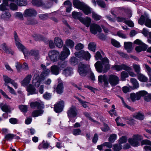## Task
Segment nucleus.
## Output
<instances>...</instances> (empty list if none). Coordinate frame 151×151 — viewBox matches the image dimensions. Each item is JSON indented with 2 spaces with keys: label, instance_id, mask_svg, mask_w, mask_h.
<instances>
[{
  "label": "nucleus",
  "instance_id": "f257e3e1",
  "mask_svg": "<svg viewBox=\"0 0 151 151\" xmlns=\"http://www.w3.org/2000/svg\"><path fill=\"white\" fill-rule=\"evenodd\" d=\"M14 37L16 46L18 48L21 50L23 53L25 57L32 56L35 59H38V50L37 49L33 48L29 51L20 42L21 41L18 37L17 34L16 32L14 33Z\"/></svg>",
  "mask_w": 151,
  "mask_h": 151
},
{
  "label": "nucleus",
  "instance_id": "f03ea898",
  "mask_svg": "<svg viewBox=\"0 0 151 151\" xmlns=\"http://www.w3.org/2000/svg\"><path fill=\"white\" fill-rule=\"evenodd\" d=\"M90 67L87 65L80 63L78 65V72L79 74L82 76H85L89 72Z\"/></svg>",
  "mask_w": 151,
  "mask_h": 151
},
{
  "label": "nucleus",
  "instance_id": "7ed1b4c3",
  "mask_svg": "<svg viewBox=\"0 0 151 151\" xmlns=\"http://www.w3.org/2000/svg\"><path fill=\"white\" fill-rule=\"evenodd\" d=\"M147 94V92L144 91H142L137 92L136 93H134L130 94V98L131 100L134 102L136 100H139L141 96H145Z\"/></svg>",
  "mask_w": 151,
  "mask_h": 151
},
{
  "label": "nucleus",
  "instance_id": "20e7f679",
  "mask_svg": "<svg viewBox=\"0 0 151 151\" xmlns=\"http://www.w3.org/2000/svg\"><path fill=\"white\" fill-rule=\"evenodd\" d=\"M142 139L141 136L138 134L134 135L132 138L129 139L128 142L133 147H137L139 144V141Z\"/></svg>",
  "mask_w": 151,
  "mask_h": 151
},
{
  "label": "nucleus",
  "instance_id": "39448f33",
  "mask_svg": "<svg viewBox=\"0 0 151 151\" xmlns=\"http://www.w3.org/2000/svg\"><path fill=\"white\" fill-rule=\"evenodd\" d=\"M108 81L112 86H114L119 83V79L117 76L113 74L109 75L108 76Z\"/></svg>",
  "mask_w": 151,
  "mask_h": 151
},
{
  "label": "nucleus",
  "instance_id": "423d86ee",
  "mask_svg": "<svg viewBox=\"0 0 151 151\" xmlns=\"http://www.w3.org/2000/svg\"><path fill=\"white\" fill-rule=\"evenodd\" d=\"M75 56L77 57H82L87 60L90 59L91 55L87 51L86 52L83 50H81L79 52H76L75 53Z\"/></svg>",
  "mask_w": 151,
  "mask_h": 151
},
{
  "label": "nucleus",
  "instance_id": "0eeeda50",
  "mask_svg": "<svg viewBox=\"0 0 151 151\" xmlns=\"http://www.w3.org/2000/svg\"><path fill=\"white\" fill-rule=\"evenodd\" d=\"M49 56L52 61H56L59 58V53L55 50H52L49 52Z\"/></svg>",
  "mask_w": 151,
  "mask_h": 151
},
{
  "label": "nucleus",
  "instance_id": "6e6552de",
  "mask_svg": "<svg viewBox=\"0 0 151 151\" xmlns=\"http://www.w3.org/2000/svg\"><path fill=\"white\" fill-rule=\"evenodd\" d=\"M63 51L61 52L59 58L60 60L63 61L70 54V51L65 46H63Z\"/></svg>",
  "mask_w": 151,
  "mask_h": 151
},
{
  "label": "nucleus",
  "instance_id": "1a4fd4ad",
  "mask_svg": "<svg viewBox=\"0 0 151 151\" xmlns=\"http://www.w3.org/2000/svg\"><path fill=\"white\" fill-rule=\"evenodd\" d=\"M112 68L118 71L122 70V69L127 71H130L132 70L131 68L124 64H122L121 65H115L112 66Z\"/></svg>",
  "mask_w": 151,
  "mask_h": 151
},
{
  "label": "nucleus",
  "instance_id": "9d476101",
  "mask_svg": "<svg viewBox=\"0 0 151 151\" xmlns=\"http://www.w3.org/2000/svg\"><path fill=\"white\" fill-rule=\"evenodd\" d=\"M64 88L63 81L60 79H58V85L55 89L56 92L59 94H61L63 92Z\"/></svg>",
  "mask_w": 151,
  "mask_h": 151
},
{
  "label": "nucleus",
  "instance_id": "9b49d317",
  "mask_svg": "<svg viewBox=\"0 0 151 151\" xmlns=\"http://www.w3.org/2000/svg\"><path fill=\"white\" fill-rule=\"evenodd\" d=\"M90 29L91 33L94 35L96 34L97 32H101L102 31L100 27L96 24H92L90 26Z\"/></svg>",
  "mask_w": 151,
  "mask_h": 151
},
{
  "label": "nucleus",
  "instance_id": "f8f14e48",
  "mask_svg": "<svg viewBox=\"0 0 151 151\" xmlns=\"http://www.w3.org/2000/svg\"><path fill=\"white\" fill-rule=\"evenodd\" d=\"M50 70H47L45 71H42L39 76H38V87L40 83H42L45 79V77L49 74Z\"/></svg>",
  "mask_w": 151,
  "mask_h": 151
},
{
  "label": "nucleus",
  "instance_id": "ddd939ff",
  "mask_svg": "<svg viewBox=\"0 0 151 151\" xmlns=\"http://www.w3.org/2000/svg\"><path fill=\"white\" fill-rule=\"evenodd\" d=\"M64 106V102L63 101H60L54 105V110L57 113L61 112Z\"/></svg>",
  "mask_w": 151,
  "mask_h": 151
},
{
  "label": "nucleus",
  "instance_id": "4468645a",
  "mask_svg": "<svg viewBox=\"0 0 151 151\" xmlns=\"http://www.w3.org/2000/svg\"><path fill=\"white\" fill-rule=\"evenodd\" d=\"M77 110L76 107L74 106H72L68 111L67 114L69 117H75L77 115Z\"/></svg>",
  "mask_w": 151,
  "mask_h": 151
},
{
  "label": "nucleus",
  "instance_id": "2eb2a0df",
  "mask_svg": "<svg viewBox=\"0 0 151 151\" xmlns=\"http://www.w3.org/2000/svg\"><path fill=\"white\" fill-rule=\"evenodd\" d=\"M108 77L104 74L103 75H101L98 76V81L99 83L104 82L105 86L108 87L109 83L108 81Z\"/></svg>",
  "mask_w": 151,
  "mask_h": 151
},
{
  "label": "nucleus",
  "instance_id": "dca6fc26",
  "mask_svg": "<svg viewBox=\"0 0 151 151\" xmlns=\"http://www.w3.org/2000/svg\"><path fill=\"white\" fill-rule=\"evenodd\" d=\"M37 14V12L33 9H27L25 11L24 13V17L34 16Z\"/></svg>",
  "mask_w": 151,
  "mask_h": 151
},
{
  "label": "nucleus",
  "instance_id": "f3484780",
  "mask_svg": "<svg viewBox=\"0 0 151 151\" xmlns=\"http://www.w3.org/2000/svg\"><path fill=\"white\" fill-rule=\"evenodd\" d=\"M37 87V86L31 84H29L27 87V91L29 93L27 95H29L30 94L37 93V92L36 91V88Z\"/></svg>",
  "mask_w": 151,
  "mask_h": 151
},
{
  "label": "nucleus",
  "instance_id": "a211bd4d",
  "mask_svg": "<svg viewBox=\"0 0 151 151\" xmlns=\"http://www.w3.org/2000/svg\"><path fill=\"white\" fill-rule=\"evenodd\" d=\"M95 66L97 70V71L99 73L103 72L104 73H106L104 72V68H103V66L102 65L101 62L100 61H97L95 64Z\"/></svg>",
  "mask_w": 151,
  "mask_h": 151
},
{
  "label": "nucleus",
  "instance_id": "6ab92c4d",
  "mask_svg": "<svg viewBox=\"0 0 151 151\" xmlns=\"http://www.w3.org/2000/svg\"><path fill=\"white\" fill-rule=\"evenodd\" d=\"M101 60L102 63L104 65V72H106L109 69V60L106 58H102Z\"/></svg>",
  "mask_w": 151,
  "mask_h": 151
},
{
  "label": "nucleus",
  "instance_id": "aec40b11",
  "mask_svg": "<svg viewBox=\"0 0 151 151\" xmlns=\"http://www.w3.org/2000/svg\"><path fill=\"white\" fill-rule=\"evenodd\" d=\"M62 73L66 77L70 76L73 73V69L70 67H67L63 70Z\"/></svg>",
  "mask_w": 151,
  "mask_h": 151
},
{
  "label": "nucleus",
  "instance_id": "412c9836",
  "mask_svg": "<svg viewBox=\"0 0 151 151\" xmlns=\"http://www.w3.org/2000/svg\"><path fill=\"white\" fill-rule=\"evenodd\" d=\"M125 49L129 53L131 52L133 49L132 43L130 42H125L124 44Z\"/></svg>",
  "mask_w": 151,
  "mask_h": 151
},
{
  "label": "nucleus",
  "instance_id": "4be33fe9",
  "mask_svg": "<svg viewBox=\"0 0 151 151\" xmlns=\"http://www.w3.org/2000/svg\"><path fill=\"white\" fill-rule=\"evenodd\" d=\"M50 71L52 74L57 75L59 73V68L57 65H54L51 67Z\"/></svg>",
  "mask_w": 151,
  "mask_h": 151
},
{
  "label": "nucleus",
  "instance_id": "5701e85b",
  "mask_svg": "<svg viewBox=\"0 0 151 151\" xmlns=\"http://www.w3.org/2000/svg\"><path fill=\"white\" fill-rule=\"evenodd\" d=\"M54 43L56 46L59 48H61L63 45V42L62 40L58 37L55 38Z\"/></svg>",
  "mask_w": 151,
  "mask_h": 151
},
{
  "label": "nucleus",
  "instance_id": "b1692460",
  "mask_svg": "<svg viewBox=\"0 0 151 151\" xmlns=\"http://www.w3.org/2000/svg\"><path fill=\"white\" fill-rule=\"evenodd\" d=\"M85 4L80 1L79 0H73V5L76 8L81 9Z\"/></svg>",
  "mask_w": 151,
  "mask_h": 151
},
{
  "label": "nucleus",
  "instance_id": "393cba45",
  "mask_svg": "<svg viewBox=\"0 0 151 151\" xmlns=\"http://www.w3.org/2000/svg\"><path fill=\"white\" fill-rule=\"evenodd\" d=\"M1 48L7 53H10L12 55H14V52L12 50L7 48V46L5 43L2 44L1 45Z\"/></svg>",
  "mask_w": 151,
  "mask_h": 151
},
{
  "label": "nucleus",
  "instance_id": "a878e982",
  "mask_svg": "<svg viewBox=\"0 0 151 151\" xmlns=\"http://www.w3.org/2000/svg\"><path fill=\"white\" fill-rule=\"evenodd\" d=\"M31 78L32 76L31 75H27L22 81V85L24 86H27L29 83Z\"/></svg>",
  "mask_w": 151,
  "mask_h": 151
},
{
  "label": "nucleus",
  "instance_id": "bb28decb",
  "mask_svg": "<svg viewBox=\"0 0 151 151\" xmlns=\"http://www.w3.org/2000/svg\"><path fill=\"white\" fill-rule=\"evenodd\" d=\"M91 19L90 18L87 17L83 19H80V22L85 24L87 27H88L91 24Z\"/></svg>",
  "mask_w": 151,
  "mask_h": 151
},
{
  "label": "nucleus",
  "instance_id": "cd10ccee",
  "mask_svg": "<svg viewBox=\"0 0 151 151\" xmlns=\"http://www.w3.org/2000/svg\"><path fill=\"white\" fill-rule=\"evenodd\" d=\"M133 116L134 118L140 120H143L145 117L144 113L141 111L135 113Z\"/></svg>",
  "mask_w": 151,
  "mask_h": 151
},
{
  "label": "nucleus",
  "instance_id": "c85d7f7f",
  "mask_svg": "<svg viewBox=\"0 0 151 151\" xmlns=\"http://www.w3.org/2000/svg\"><path fill=\"white\" fill-rule=\"evenodd\" d=\"M81 10H83L86 15H88L91 12V8L85 4H84Z\"/></svg>",
  "mask_w": 151,
  "mask_h": 151
},
{
  "label": "nucleus",
  "instance_id": "c756f323",
  "mask_svg": "<svg viewBox=\"0 0 151 151\" xmlns=\"http://www.w3.org/2000/svg\"><path fill=\"white\" fill-rule=\"evenodd\" d=\"M137 78L140 81L143 82H146L148 80L147 77L140 73L137 75Z\"/></svg>",
  "mask_w": 151,
  "mask_h": 151
},
{
  "label": "nucleus",
  "instance_id": "7c9ffc66",
  "mask_svg": "<svg viewBox=\"0 0 151 151\" xmlns=\"http://www.w3.org/2000/svg\"><path fill=\"white\" fill-rule=\"evenodd\" d=\"M44 104L41 101H38V116L42 114L44 112L43 109Z\"/></svg>",
  "mask_w": 151,
  "mask_h": 151
},
{
  "label": "nucleus",
  "instance_id": "2f4dec72",
  "mask_svg": "<svg viewBox=\"0 0 151 151\" xmlns=\"http://www.w3.org/2000/svg\"><path fill=\"white\" fill-rule=\"evenodd\" d=\"M130 81L132 84L133 89H136L138 88L139 86V83L136 79L132 78H131Z\"/></svg>",
  "mask_w": 151,
  "mask_h": 151
},
{
  "label": "nucleus",
  "instance_id": "473e14b6",
  "mask_svg": "<svg viewBox=\"0 0 151 151\" xmlns=\"http://www.w3.org/2000/svg\"><path fill=\"white\" fill-rule=\"evenodd\" d=\"M72 15L74 18L76 19H78L80 21V19L82 18V17H81V16L82 15V14L80 12H73L72 13Z\"/></svg>",
  "mask_w": 151,
  "mask_h": 151
},
{
  "label": "nucleus",
  "instance_id": "72a5a7b5",
  "mask_svg": "<svg viewBox=\"0 0 151 151\" xmlns=\"http://www.w3.org/2000/svg\"><path fill=\"white\" fill-rule=\"evenodd\" d=\"M2 110L5 112H10L11 111V108L10 106L5 104L2 106L1 107Z\"/></svg>",
  "mask_w": 151,
  "mask_h": 151
},
{
  "label": "nucleus",
  "instance_id": "f704fd0d",
  "mask_svg": "<svg viewBox=\"0 0 151 151\" xmlns=\"http://www.w3.org/2000/svg\"><path fill=\"white\" fill-rule=\"evenodd\" d=\"M11 15L8 12H5L1 15V17L5 20L7 21L10 18Z\"/></svg>",
  "mask_w": 151,
  "mask_h": 151
},
{
  "label": "nucleus",
  "instance_id": "c9c22d12",
  "mask_svg": "<svg viewBox=\"0 0 151 151\" xmlns=\"http://www.w3.org/2000/svg\"><path fill=\"white\" fill-rule=\"evenodd\" d=\"M88 47L89 50L95 52L96 48V45L94 42H90L88 45Z\"/></svg>",
  "mask_w": 151,
  "mask_h": 151
},
{
  "label": "nucleus",
  "instance_id": "e433bc0d",
  "mask_svg": "<svg viewBox=\"0 0 151 151\" xmlns=\"http://www.w3.org/2000/svg\"><path fill=\"white\" fill-rule=\"evenodd\" d=\"M122 148V145L119 143V144H115L113 146V150L115 151H119Z\"/></svg>",
  "mask_w": 151,
  "mask_h": 151
},
{
  "label": "nucleus",
  "instance_id": "4c0bfd02",
  "mask_svg": "<svg viewBox=\"0 0 151 151\" xmlns=\"http://www.w3.org/2000/svg\"><path fill=\"white\" fill-rule=\"evenodd\" d=\"M3 77L4 80L5 82L4 85L6 86H7V84L8 83H11V82H12L13 80L6 76L4 75Z\"/></svg>",
  "mask_w": 151,
  "mask_h": 151
},
{
  "label": "nucleus",
  "instance_id": "58836bf2",
  "mask_svg": "<svg viewBox=\"0 0 151 151\" xmlns=\"http://www.w3.org/2000/svg\"><path fill=\"white\" fill-rule=\"evenodd\" d=\"M16 3L18 5L21 6H25L27 4L26 0H17Z\"/></svg>",
  "mask_w": 151,
  "mask_h": 151
},
{
  "label": "nucleus",
  "instance_id": "ea45409f",
  "mask_svg": "<svg viewBox=\"0 0 151 151\" xmlns=\"http://www.w3.org/2000/svg\"><path fill=\"white\" fill-rule=\"evenodd\" d=\"M32 85L37 86L38 85V74L35 73L33 78Z\"/></svg>",
  "mask_w": 151,
  "mask_h": 151
},
{
  "label": "nucleus",
  "instance_id": "a19ab883",
  "mask_svg": "<svg viewBox=\"0 0 151 151\" xmlns=\"http://www.w3.org/2000/svg\"><path fill=\"white\" fill-rule=\"evenodd\" d=\"M133 68L137 75L140 73V71L141 70L140 66L139 65L137 64H133Z\"/></svg>",
  "mask_w": 151,
  "mask_h": 151
},
{
  "label": "nucleus",
  "instance_id": "79ce46f5",
  "mask_svg": "<svg viewBox=\"0 0 151 151\" xmlns=\"http://www.w3.org/2000/svg\"><path fill=\"white\" fill-rule=\"evenodd\" d=\"M111 43L112 45L116 47H120L119 43L114 39H111Z\"/></svg>",
  "mask_w": 151,
  "mask_h": 151
},
{
  "label": "nucleus",
  "instance_id": "37998d69",
  "mask_svg": "<svg viewBox=\"0 0 151 151\" xmlns=\"http://www.w3.org/2000/svg\"><path fill=\"white\" fill-rule=\"evenodd\" d=\"M65 44L67 46L71 48L73 47L74 46V42H73L72 40L70 39L66 40Z\"/></svg>",
  "mask_w": 151,
  "mask_h": 151
},
{
  "label": "nucleus",
  "instance_id": "c03bdc74",
  "mask_svg": "<svg viewBox=\"0 0 151 151\" xmlns=\"http://www.w3.org/2000/svg\"><path fill=\"white\" fill-rule=\"evenodd\" d=\"M96 2L97 4L102 8H105L106 4L105 2L102 0H97Z\"/></svg>",
  "mask_w": 151,
  "mask_h": 151
},
{
  "label": "nucleus",
  "instance_id": "a18cd8bd",
  "mask_svg": "<svg viewBox=\"0 0 151 151\" xmlns=\"http://www.w3.org/2000/svg\"><path fill=\"white\" fill-rule=\"evenodd\" d=\"M128 76V73L125 71H122L121 74V77L122 81H124L125 78Z\"/></svg>",
  "mask_w": 151,
  "mask_h": 151
},
{
  "label": "nucleus",
  "instance_id": "49530a36",
  "mask_svg": "<svg viewBox=\"0 0 151 151\" xmlns=\"http://www.w3.org/2000/svg\"><path fill=\"white\" fill-rule=\"evenodd\" d=\"M30 106L31 108L33 109H38V102L32 101L30 103Z\"/></svg>",
  "mask_w": 151,
  "mask_h": 151
},
{
  "label": "nucleus",
  "instance_id": "de8ad7c7",
  "mask_svg": "<svg viewBox=\"0 0 151 151\" xmlns=\"http://www.w3.org/2000/svg\"><path fill=\"white\" fill-rule=\"evenodd\" d=\"M14 135L13 134H6L5 138L8 141H11L14 137Z\"/></svg>",
  "mask_w": 151,
  "mask_h": 151
},
{
  "label": "nucleus",
  "instance_id": "09e8293b",
  "mask_svg": "<svg viewBox=\"0 0 151 151\" xmlns=\"http://www.w3.org/2000/svg\"><path fill=\"white\" fill-rule=\"evenodd\" d=\"M92 16L93 18L96 20H100L101 18V16L98 15L94 12H92Z\"/></svg>",
  "mask_w": 151,
  "mask_h": 151
},
{
  "label": "nucleus",
  "instance_id": "8fccbe9b",
  "mask_svg": "<svg viewBox=\"0 0 151 151\" xmlns=\"http://www.w3.org/2000/svg\"><path fill=\"white\" fill-rule=\"evenodd\" d=\"M58 64L59 67L61 68H64L67 66L66 62L63 60L58 62Z\"/></svg>",
  "mask_w": 151,
  "mask_h": 151
},
{
  "label": "nucleus",
  "instance_id": "3c124183",
  "mask_svg": "<svg viewBox=\"0 0 151 151\" xmlns=\"http://www.w3.org/2000/svg\"><path fill=\"white\" fill-rule=\"evenodd\" d=\"M75 98L78 100L79 101L83 107L86 108L88 107V106L86 104V103H87V102L82 101L81 99L77 97H75Z\"/></svg>",
  "mask_w": 151,
  "mask_h": 151
},
{
  "label": "nucleus",
  "instance_id": "603ef678",
  "mask_svg": "<svg viewBox=\"0 0 151 151\" xmlns=\"http://www.w3.org/2000/svg\"><path fill=\"white\" fill-rule=\"evenodd\" d=\"M127 138L126 136H122L120 139L119 141V143L121 144L122 143H125L127 141Z\"/></svg>",
  "mask_w": 151,
  "mask_h": 151
},
{
  "label": "nucleus",
  "instance_id": "864d4df0",
  "mask_svg": "<svg viewBox=\"0 0 151 151\" xmlns=\"http://www.w3.org/2000/svg\"><path fill=\"white\" fill-rule=\"evenodd\" d=\"M70 61V63L72 65H74L78 63L77 59L75 57H73L71 58Z\"/></svg>",
  "mask_w": 151,
  "mask_h": 151
},
{
  "label": "nucleus",
  "instance_id": "5fc2aeb1",
  "mask_svg": "<svg viewBox=\"0 0 151 151\" xmlns=\"http://www.w3.org/2000/svg\"><path fill=\"white\" fill-rule=\"evenodd\" d=\"M19 108L22 112H26L27 111V105H20L19 106Z\"/></svg>",
  "mask_w": 151,
  "mask_h": 151
},
{
  "label": "nucleus",
  "instance_id": "6e6d98bb",
  "mask_svg": "<svg viewBox=\"0 0 151 151\" xmlns=\"http://www.w3.org/2000/svg\"><path fill=\"white\" fill-rule=\"evenodd\" d=\"M95 58L96 60H101L102 58V57L99 51L97 52L95 55Z\"/></svg>",
  "mask_w": 151,
  "mask_h": 151
},
{
  "label": "nucleus",
  "instance_id": "4d7b16f0",
  "mask_svg": "<svg viewBox=\"0 0 151 151\" xmlns=\"http://www.w3.org/2000/svg\"><path fill=\"white\" fill-rule=\"evenodd\" d=\"M18 71L20 72L22 69V68L21 64L18 62H17L16 63L15 65Z\"/></svg>",
  "mask_w": 151,
  "mask_h": 151
},
{
  "label": "nucleus",
  "instance_id": "13d9d810",
  "mask_svg": "<svg viewBox=\"0 0 151 151\" xmlns=\"http://www.w3.org/2000/svg\"><path fill=\"white\" fill-rule=\"evenodd\" d=\"M145 24L148 27H151V20L147 18L145 20Z\"/></svg>",
  "mask_w": 151,
  "mask_h": 151
},
{
  "label": "nucleus",
  "instance_id": "bf43d9fd",
  "mask_svg": "<svg viewBox=\"0 0 151 151\" xmlns=\"http://www.w3.org/2000/svg\"><path fill=\"white\" fill-rule=\"evenodd\" d=\"M116 135L114 134L111 135L109 138V141L111 142H113L116 139Z\"/></svg>",
  "mask_w": 151,
  "mask_h": 151
},
{
  "label": "nucleus",
  "instance_id": "052dcab7",
  "mask_svg": "<svg viewBox=\"0 0 151 151\" xmlns=\"http://www.w3.org/2000/svg\"><path fill=\"white\" fill-rule=\"evenodd\" d=\"M81 130L79 129H74L73 131V134L75 135H78L80 134Z\"/></svg>",
  "mask_w": 151,
  "mask_h": 151
},
{
  "label": "nucleus",
  "instance_id": "680f3d73",
  "mask_svg": "<svg viewBox=\"0 0 151 151\" xmlns=\"http://www.w3.org/2000/svg\"><path fill=\"white\" fill-rule=\"evenodd\" d=\"M84 47L83 45L81 43H79L76 45L75 47V48L76 50H79L83 49Z\"/></svg>",
  "mask_w": 151,
  "mask_h": 151
},
{
  "label": "nucleus",
  "instance_id": "e2e57ef3",
  "mask_svg": "<svg viewBox=\"0 0 151 151\" xmlns=\"http://www.w3.org/2000/svg\"><path fill=\"white\" fill-rule=\"evenodd\" d=\"M142 145H148L151 146V141L147 139H145L142 140L141 142Z\"/></svg>",
  "mask_w": 151,
  "mask_h": 151
},
{
  "label": "nucleus",
  "instance_id": "0e129e2a",
  "mask_svg": "<svg viewBox=\"0 0 151 151\" xmlns=\"http://www.w3.org/2000/svg\"><path fill=\"white\" fill-rule=\"evenodd\" d=\"M48 14H40L39 17L41 19L44 20L47 19L48 18Z\"/></svg>",
  "mask_w": 151,
  "mask_h": 151
},
{
  "label": "nucleus",
  "instance_id": "69168bd1",
  "mask_svg": "<svg viewBox=\"0 0 151 151\" xmlns=\"http://www.w3.org/2000/svg\"><path fill=\"white\" fill-rule=\"evenodd\" d=\"M144 99L145 100V101L148 102L151 100V94H148V93L145 95V96H144Z\"/></svg>",
  "mask_w": 151,
  "mask_h": 151
},
{
  "label": "nucleus",
  "instance_id": "338daca9",
  "mask_svg": "<svg viewBox=\"0 0 151 151\" xmlns=\"http://www.w3.org/2000/svg\"><path fill=\"white\" fill-rule=\"evenodd\" d=\"M145 22V17L143 15H142L138 21V23L139 24L143 25Z\"/></svg>",
  "mask_w": 151,
  "mask_h": 151
},
{
  "label": "nucleus",
  "instance_id": "774afa93",
  "mask_svg": "<svg viewBox=\"0 0 151 151\" xmlns=\"http://www.w3.org/2000/svg\"><path fill=\"white\" fill-rule=\"evenodd\" d=\"M97 36L99 38L103 40H105L106 38V36L102 33L99 34Z\"/></svg>",
  "mask_w": 151,
  "mask_h": 151
}]
</instances>
